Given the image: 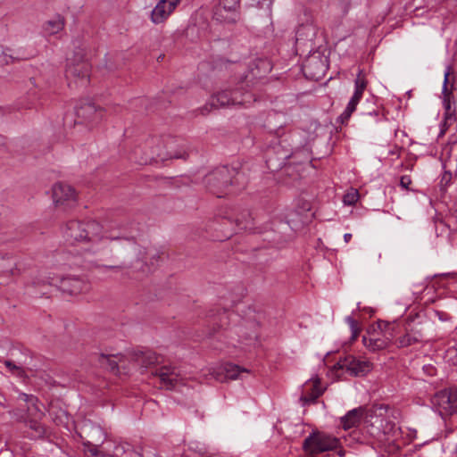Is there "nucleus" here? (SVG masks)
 Masks as SVG:
<instances>
[{
	"mask_svg": "<svg viewBox=\"0 0 457 457\" xmlns=\"http://www.w3.org/2000/svg\"><path fill=\"white\" fill-rule=\"evenodd\" d=\"M337 365L342 370H346L353 376H364L372 370V363L368 360L357 359L353 355H347L340 359Z\"/></svg>",
	"mask_w": 457,
	"mask_h": 457,
	"instance_id": "obj_14",
	"label": "nucleus"
},
{
	"mask_svg": "<svg viewBox=\"0 0 457 457\" xmlns=\"http://www.w3.org/2000/svg\"><path fill=\"white\" fill-rule=\"evenodd\" d=\"M96 432L99 436L98 439H96L93 442L87 441V443H84V445L87 448V451L89 452L93 456L103 457V454L104 453L101 452L98 448L104 442V435L102 429L99 428H96Z\"/></svg>",
	"mask_w": 457,
	"mask_h": 457,
	"instance_id": "obj_28",
	"label": "nucleus"
},
{
	"mask_svg": "<svg viewBox=\"0 0 457 457\" xmlns=\"http://www.w3.org/2000/svg\"><path fill=\"white\" fill-rule=\"evenodd\" d=\"M134 360L141 367L147 368L158 362V355L152 350L137 351Z\"/></svg>",
	"mask_w": 457,
	"mask_h": 457,
	"instance_id": "obj_24",
	"label": "nucleus"
},
{
	"mask_svg": "<svg viewBox=\"0 0 457 457\" xmlns=\"http://www.w3.org/2000/svg\"><path fill=\"white\" fill-rule=\"evenodd\" d=\"M180 0H158L152 10L150 20L154 24L163 23L173 13Z\"/></svg>",
	"mask_w": 457,
	"mask_h": 457,
	"instance_id": "obj_16",
	"label": "nucleus"
},
{
	"mask_svg": "<svg viewBox=\"0 0 457 457\" xmlns=\"http://www.w3.org/2000/svg\"><path fill=\"white\" fill-rule=\"evenodd\" d=\"M405 334L399 337L396 341V345L398 347H408L410 345H412L414 344H417L416 340L408 333L407 330H405Z\"/></svg>",
	"mask_w": 457,
	"mask_h": 457,
	"instance_id": "obj_38",
	"label": "nucleus"
},
{
	"mask_svg": "<svg viewBox=\"0 0 457 457\" xmlns=\"http://www.w3.org/2000/svg\"><path fill=\"white\" fill-rule=\"evenodd\" d=\"M40 420H28L26 426L29 428L30 432H28V436L31 439L43 438L46 434V428L44 425L39 422Z\"/></svg>",
	"mask_w": 457,
	"mask_h": 457,
	"instance_id": "obj_27",
	"label": "nucleus"
},
{
	"mask_svg": "<svg viewBox=\"0 0 457 457\" xmlns=\"http://www.w3.org/2000/svg\"><path fill=\"white\" fill-rule=\"evenodd\" d=\"M87 250H88V251L93 252L94 253H96V250H94V249H92V248H88Z\"/></svg>",
	"mask_w": 457,
	"mask_h": 457,
	"instance_id": "obj_52",
	"label": "nucleus"
},
{
	"mask_svg": "<svg viewBox=\"0 0 457 457\" xmlns=\"http://www.w3.org/2000/svg\"><path fill=\"white\" fill-rule=\"evenodd\" d=\"M63 237L71 245L91 243L92 245H98L104 239L116 240L125 238L133 240L123 233H112L104 231L103 226L96 220H69L62 230Z\"/></svg>",
	"mask_w": 457,
	"mask_h": 457,
	"instance_id": "obj_1",
	"label": "nucleus"
},
{
	"mask_svg": "<svg viewBox=\"0 0 457 457\" xmlns=\"http://www.w3.org/2000/svg\"><path fill=\"white\" fill-rule=\"evenodd\" d=\"M443 104L445 110V125H450L455 120L453 112L451 110V98H443Z\"/></svg>",
	"mask_w": 457,
	"mask_h": 457,
	"instance_id": "obj_34",
	"label": "nucleus"
},
{
	"mask_svg": "<svg viewBox=\"0 0 457 457\" xmlns=\"http://www.w3.org/2000/svg\"><path fill=\"white\" fill-rule=\"evenodd\" d=\"M63 21L58 18L56 20L49 21L46 23L45 29L49 34H56L63 29Z\"/></svg>",
	"mask_w": 457,
	"mask_h": 457,
	"instance_id": "obj_32",
	"label": "nucleus"
},
{
	"mask_svg": "<svg viewBox=\"0 0 457 457\" xmlns=\"http://www.w3.org/2000/svg\"><path fill=\"white\" fill-rule=\"evenodd\" d=\"M322 395V391L320 388V382L315 381L312 384L311 392L308 394H304L301 396V401L303 402L304 404H310L315 403V401Z\"/></svg>",
	"mask_w": 457,
	"mask_h": 457,
	"instance_id": "obj_31",
	"label": "nucleus"
},
{
	"mask_svg": "<svg viewBox=\"0 0 457 457\" xmlns=\"http://www.w3.org/2000/svg\"><path fill=\"white\" fill-rule=\"evenodd\" d=\"M244 373L248 374L249 370L247 369L241 368L238 365L227 362L210 370L209 373L205 376H209L210 378L219 382H225L228 379H237L242 378V374Z\"/></svg>",
	"mask_w": 457,
	"mask_h": 457,
	"instance_id": "obj_13",
	"label": "nucleus"
},
{
	"mask_svg": "<svg viewBox=\"0 0 457 457\" xmlns=\"http://www.w3.org/2000/svg\"><path fill=\"white\" fill-rule=\"evenodd\" d=\"M411 184V179L409 176L404 175L400 179V185L402 187L408 189L409 186Z\"/></svg>",
	"mask_w": 457,
	"mask_h": 457,
	"instance_id": "obj_41",
	"label": "nucleus"
},
{
	"mask_svg": "<svg viewBox=\"0 0 457 457\" xmlns=\"http://www.w3.org/2000/svg\"><path fill=\"white\" fill-rule=\"evenodd\" d=\"M328 70L327 60L319 52L309 55L303 63L304 76L312 80L321 79Z\"/></svg>",
	"mask_w": 457,
	"mask_h": 457,
	"instance_id": "obj_10",
	"label": "nucleus"
},
{
	"mask_svg": "<svg viewBox=\"0 0 457 457\" xmlns=\"http://www.w3.org/2000/svg\"><path fill=\"white\" fill-rule=\"evenodd\" d=\"M4 365L9 370V371H11L13 375L23 379L28 378V375L26 374L23 368H21V366H17L12 361H4Z\"/></svg>",
	"mask_w": 457,
	"mask_h": 457,
	"instance_id": "obj_33",
	"label": "nucleus"
},
{
	"mask_svg": "<svg viewBox=\"0 0 457 457\" xmlns=\"http://www.w3.org/2000/svg\"><path fill=\"white\" fill-rule=\"evenodd\" d=\"M223 219L228 220L230 223H235V227L238 231L251 230L253 228V219L247 210L243 211L236 216L226 214Z\"/></svg>",
	"mask_w": 457,
	"mask_h": 457,
	"instance_id": "obj_21",
	"label": "nucleus"
},
{
	"mask_svg": "<svg viewBox=\"0 0 457 457\" xmlns=\"http://www.w3.org/2000/svg\"><path fill=\"white\" fill-rule=\"evenodd\" d=\"M368 81L362 70H360L354 80V92L351 97L346 108L339 116L342 124L346 122L353 112L356 110L357 104L362 97L363 92L366 89Z\"/></svg>",
	"mask_w": 457,
	"mask_h": 457,
	"instance_id": "obj_12",
	"label": "nucleus"
},
{
	"mask_svg": "<svg viewBox=\"0 0 457 457\" xmlns=\"http://www.w3.org/2000/svg\"><path fill=\"white\" fill-rule=\"evenodd\" d=\"M359 199V193L356 189H351L344 195V204L346 205H353Z\"/></svg>",
	"mask_w": 457,
	"mask_h": 457,
	"instance_id": "obj_40",
	"label": "nucleus"
},
{
	"mask_svg": "<svg viewBox=\"0 0 457 457\" xmlns=\"http://www.w3.org/2000/svg\"><path fill=\"white\" fill-rule=\"evenodd\" d=\"M241 0H219L212 9V18L223 24H235L240 19Z\"/></svg>",
	"mask_w": 457,
	"mask_h": 457,
	"instance_id": "obj_8",
	"label": "nucleus"
},
{
	"mask_svg": "<svg viewBox=\"0 0 457 457\" xmlns=\"http://www.w3.org/2000/svg\"><path fill=\"white\" fill-rule=\"evenodd\" d=\"M19 399L26 403L28 420H41L44 417V412L39 407V401L37 396L20 393Z\"/></svg>",
	"mask_w": 457,
	"mask_h": 457,
	"instance_id": "obj_20",
	"label": "nucleus"
},
{
	"mask_svg": "<svg viewBox=\"0 0 457 457\" xmlns=\"http://www.w3.org/2000/svg\"><path fill=\"white\" fill-rule=\"evenodd\" d=\"M450 416H451V422L457 427V411L453 412V414H450Z\"/></svg>",
	"mask_w": 457,
	"mask_h": 457,
	"instance_id": "obj_46",
	"label": "nucleus"
},
{
	"mask_svg": "<svg viewBox=\"0 0 457 457\" xmlns=\"http://www.w3.org/2000/svg\"><path fill=\"white\" fill-rule=\"evenodd\" d=\"M17 270V262L12 256L3 257L0 261V273L4 276H12Z\"/></svg>",
	"mask_w": 457,
	"mask_h": 457,
	"instance_id": "obj_30",
	"label": "nucleus"
},
{
	"mask_svg": "<svg viewBox=\"0 0 457 457\" xmlns=\"http://www.w3.org/2000/svg\"><path fill=\"white\" fill-rule=\"evenodd\" d=\"M257 339V334L254 333V334H251L249 335L248 337H245V341H253V340H256Z\"/></svg>",
	"mask_w": 457,
	"mask_h": 457,
	"instance_id": "obj_45",
	"label": "nucleus"
},
{
	"mask_svg": "<svg viewBox=\"0 0 457 457\" xmlns=\"http://www.w3.org/2000/svg\"><path fill=\"white\" fill-rule=\"evenodd\" d=\"M209 112H210V109H209L207 106H204V107L202 109V111H201L202 114H204H204H206V113H208Z\"/></svg>",
	"mask_w": 457,
	"mask_h": 457,
	"instance_id": "obj_49",
	"label": "nucleus"
},
{
	"mask_svg": "<svg viewBox=\"0 0 457 457\" xmlns=\"http://www.w3.org/2000/svg\"><path fill=\"white\" fill-rule=\"evenodd\" d=\"M452 71H453L452 67L448 66L445 72V79H444V84H443V88H442L443 98H451L453 96L452 89L448 88L449 76L452 73Z\"/></svg>",
	"mask_w": 457,
	"mask_h": 457,
	"instance_id": "obj_35",
	"label": "nucleus"
},
{
	"mask_svg": "<svg viewBox=\"0 0 457 457\" xmlns=\"http://www.w3.org/2000/svg\"><path fill=\"white\" fill-rule=\"evenodd\" d=\"M399 152H400V149L399 148H396L395 151V150H392L391 151V154H396L397 156H399Z\"/></svg>",
	"mask_w": 457,
	"mask_h": 457,
	"instance_id": "obj_51",
	"label": "nucleus"
},
{
	"mask_svg": "<svg viewBox=\"0 0 457 457\" xmlns=\"http://www.w3.org/2000/svg\"><path fill=\"white\" fill-rule=\"evenodd\" d=\"M337 454L340 456V457H344L345 454V451L344 449H339V451L337 452Z\"/></svg>",
	"mask_w": 457,
	"mask_h": 457,
	"instance_id": "obj_50",
	"label": "nucleus"
},
{
	"mask_svg": "<svg viewBox=\"0 0 457 457\" xmlns=\"http://www.w3.org/2000/svg\"><path fill=\"white\" fill-rule=\"evenodd\" d=\"M203 182L210 193L222 197L245 188L247 177L241 168L220 166L206 174Z\"/></svg>",
	"mask_w": 457,
	"mask_h": 457,
	"instance_id": "obj_2",
	"label": "nucleus"
},
{
	"mask_svg": "<svg viewBox=\"0 0 457 457\" xmlns=\"http://www.w3.org/2000/svg\"><path fill=\"white\" fill-rule=\"evenodd\" d=\"M109 259H110V257H109V256H107V253L104 252V253H102L100 254V260H101V261H107V260H109Z\"/></svg>",
	"mask_w": 457,
	"mask_h": 457,
	"instance_id": "obj_48",
	"label": "nucleus"
},
{
	"mask_svg": "<svg viewBox=\"0 0 457 457\" xmlns=\"http://www.w3.org/2000/svg\"><path fill=\"white\" fill-rule=\"evenodd\" d=\"M104 109L96 106L94 103L80 104L76 109V124H85L90 129L96 127L104 117Z\"/></svg>",
	"mask_w": 457,
	"mask_h": 457,
	"instance_id": "obj_9",
	"label": "nucleus"
},
{
	"mask_svg": "<svg viewBox=\"0 0 457 457\" xmlns=\"http://www.w3.org/2000/svg\"><path fill=\"white\" fill-rule=\"evenodd\" d=\"M164 146V140L158 137H152L145 143L144 146H137L135 149H138L137 155L140 156L151 151H165Z\"/></svg>",
	"mask_w": 457,
	"mask_h": 457,
	"instance_id": "obj_26",
	"label": "nucleus"
},
{
	"mask_svg": "<svg viewBox=\"0 0 457 457\" xmlns=\"http://www.w3.org/2000/svg\"><path fill=\"white\" fill-rule=\"evenodd\" d=\"M104 269H107V270H114V271H120L121 270L124 266L123 265H120V264H118V265H113V264H103L102 265Z\"/></svg>",
	"mask_w": 457,
	"mask_h": 457,
	"instance_id": "obj_42",
	"label": "nucleus"
},
{
	"mask_svg": "<svg viewBox=\"0 0 457 457\" xmlns=\"http://www.w3.org/2000/svg\"><path fill=\"white\" fill-rule=\"evenodd\" d=\"M156 375L159 377L162 386L166 389L171 390L177 385L181 384L183 377L179 371L172 366H162L161 367Z\"/></svg>",
	"mask_w": 457,
	"mask_h": 457,
	"instance_id": "obj_18",
	"label": "nucleus"
},
{
	"mask_svg": "<svg viewBox=\"0 0 457 457\" xmlns=\"http://www.w3.org/2000/svg\"><path fill=\"white\" fill-rule=\"evenodd\" d=\"M165 151H151L138 156V149H134L130 154V159L138 164H148L153 162H164L170 159H186L188 154L183 140L168 137L165 140Z\"/></svg>",
	"mask_w": 457,
	"mask_h": 457,
	"instance_id": "obj_3",
	"label": "nucleus"
},
{
	"mask_svg": "<svg viewBox=\"0 0 457 457\" xmlns=\"http://www.w3.org/2000/svg\"><path fill=\"white\" fill-rule=\"evenodd\" d=\"M364 409L361 407L349 411L340 419V423L345 430L357 427L363 417Z\"/></svg>",
	"mask_w": 457,
	"mask_h": 457,
	"instance_id": "obj_22",
	"label": "nucleus"
},
{
	"mask_svg": "<svg viewBox=\"0 0 457 457\" xmlns=\"http://www.w3.org/2000/svg\"><path fill=\"white\" fill-rule=\"evenodd\" d=\"M91 65L85 60L77 62L69 63L66 69L67 78H75L80 79L84 84L89 80Z\"/></svg>",
	"mask_w": 457,
	"mask_h": 457,
	"instance_id": "obj_19",
	"label": "nucleus"
},
{
	"mask_svg": "<svg viewBox=\"0 0 457 457\" xmlns=\"http://www.w3.org/2000/svg\"><path fill=\"white\" fill-rule=\"evenodd\" d=\"M441 415H450L457 411V388L450 387L437 392L432 400Z\"/></svg>",
	"mask_w": 457,
	"mask_h": 457,
	"instance_id": "obj_11",
	"label": "nucleus"
},
{
	"mask_svg": "<svg viewBox=\"0 0 457 457\" xmlns=\"http://www.w3.org/2000/svg\"><path fill=\"white\" fill-rule=\"evenodd\" d=\"M378 328L381 330V332L384 334L383 338H386V336H389L390 332L394 333V337L395 336V323H390L386 320H379L378 321Z\"/></svg>",
	"mask_w": 457,
	"mask_h": 457,
	"instance_id": "obj_36",
	"label": "nucleus"
},
{
	"mask_svg": "<svg viewBox=\"0 0 457 457\" xmlns=\"http://www.w3.org/2000/svg\"><path fill=\"white\" fill-rule=\"evenodd\" d=\"M185 457H190V455H189V454H187V453H186V454H185Z\"/></svg>",
	"mask_w": 457,
	"mask_h": 457,
	"instance_id": "obj_55",
	"label": "nucleus"
},
{
	"mask_svg": "<svg viewBox=\"0 0 457 457\" xmlns=\"http://www.w3.org/2000/svg\"><path fill=\"white\" fill-rule=\"evenodd\" d=\"M195 454H197L198 457H212L211 455L208 454V453L204 447H200L199 449H197L195 451Z\"/></svg>",
	"mask_w": 457,
	"mask_h": 457,
	"instance_id": "obj_43",
	"label": "nucleus"
},
{
	"mask_svg": "<svg viewBox=\"0 0 457 457\" xmlns=\"http://www.w3.org/2000/svg\"><path fill=\"white\" fill-rule=\"evenodd\" d=\"M317 26L313 21H306L305 23L301 24L295 34V41L297 47H310L313 46V42L317 36Z\"/></svg>",
	"mask_w": 457,
	"mask_h": 457,
	"instance_id": "obj_17",
	"label": "nucleus"
},
{
	"mask_svg": "<svg viewBox=\"0 0 457 457\" xmlns=\"http://www.w3.org/2000/svg\"><path fill=\"white\" fill-rule=\"evenodd\" d=\"M443 179L448 180V178H446V175L443 176Z\"/></svg>",
	"mask_w": 457,
	"mask_h": 457,
	"instance_id": "obj_54",
	"label": "nucleus"
},
{
	"mask_svg": "<svg viewBox=\"0 0 457 457\" xmlns=\"http://www.w3.org/2000/svg\"><path fill=\"white\" fill-rule=\"evenodd\" d=\"M443 179L448 180V178H446V175L443 176Z\"/></svg>",
	"mask_w": 457,
	"mask_h": 457,
	"instance_id": "obj_53",
	"label": "nucleus"
},
{
	"mask_svg": "<svg viewBox=\"0 0 457 457\" xmlns=\"http://www.w3.org/2000/svg\"><path fill=\"white\" fill-rule=\"evenodd\" d=\"M345 320L348 323V325L350 326V328L352 331L351 339L353 341H354L357 339V337H359V334L361 332V328L358 325V322L351 316L346 317Z\"/></svg>",
	"mask_w": 457,
	"mask_h": 457,
	"instance_id": "obj_37",
	"label": "nucleus"
},
{
	"mask_svg": "<svg viewBox=\"0 0 457 457\" xmlns=\"http://www.w3.org/2000/svg\"><path fill=\"white\" fill-rule=\"evenodd\" d=\"M9 414L16 421L27 423L28 417H27L26 411L21 410L20 408H16V409L9 411Z\"/></svg>",
	"mask_w": 457,
	"mask_h": 457,
	"instance_id": "obj_39",
	"label": "nucleus"
},
{
	"mask_svg": "<svg viewBox=\"0 0 457 457\" xmlns=\"http://www.w3.org/2000/svg\"><path fill=\"white\" fill-rule=\"evenodd\" d=\"M53 200L56 206L72 207L77 202V195L70 185L57 183L53 187Z\"/></svg>",
	"mask_w": 457,
	"mask_h": 457,
	"instance_id": "obj_15",
	"label": "nucleus"
},
{
	"mask_svg": "<svg viewBox=\"0 0 457 457\" xmlns=\"http://www.w3.org/2000/svg\"><path fill=\"white\" fill-rule=\"evenodd\" d=\"M36 286H40L48 284L52 287H56L60 290L69 295H79L81 293L87 292L90 288V285L88 282L76 277H68V278H47L38 279L37 282H34Z\"/></svg>",
	"mask_w": 457,
	"mask_h": 457,
	"instance_id": "obj_7",
	"label": "nucleus"
},
{
	"mask_svg": "<svg viewBox=\"0 0 457 457\" xmlns=\"http://www.w3.org/2000/svg\"><path fill=\"white\" fill-rule=\"evenodd\" d=\"M271 70L272 64L268 58H256L249 63L246 73L235 76L234 82L243 84L248 89L255 84L257 79L264 78Z\"/></svg>",
	"mask_w": 457,
	"mask_h": 457,
	"instance_id": "obj_6",
	"label": "nucleus"
},
{
	"mask_svg": "<svg viewBox=\"0 0 457 457\" xmlns=\"http://www.w3.org/2000/svg\"><path fill=\"white\" fill-rule=\"evenodd\" d=\"M394 338V333L390 332L386 338H368L363 337L364 345L370 351L376 352L386 348Z\"/></svg>",
	"mask_w": 457,
	"mask_h": 457,
	"instance_id": "obj_25",
	"label": "nucleus"
},
{
	"mask_svg": "<svg viewBox=\"0 0 457 457\" xmlns=\"http://www.w3.org/2000/svg\"><path fill=\"white\" fill-rule=\"evenodd\" d=\"M339 447L340 441L338 438L321 432H312L303 443V449L311 456L328 451H333Z\"/></svg>",
	"mask_w": 457,
	"mask_h": 457,
	"instance_id": "obj_5",
	"label": "nucleus"
},
{
	"mask_svg": "<svg viewBox=\"0 0 457 457\" xmlns=\"http://www.w3.org/2000/svg\"><path fill=\"white\" fill-rule=\"evenodd\" d=\"M405 330L416 340L417 343L422 342L424 339V331L422 328V321L419 320L415 322V320H411L407 323Z\"/></svg>",
	"mask_w": 457,
	"mask_h": 457,
	"instance_id": "obj_29",
	"label": "nucleus"
},
{
	"mask_svg": "<svg viewBox=\"0 0 457 457\" xmlns=\"http://www.w3.org/2000/svg\"><path fill=\"white\" fill-rule=\"evenodd\" d=\"M0 406L3 408L8 407L4 395L0 392Z\"/></svg>",
	"mask_w": 457,
	"mask_h": 457,
	"instance_id": "obj_44",
	"label": "nucleus"
},
{
	"mask_svg": "<svg viewBox=\"0 0 457 457\" xmlns=\"http://www.w3.org/2000/svg\"><path fill=\"white\" fill-rule=\"evenodd\" d=\"M123 356L121 354H104L101 353L98 356V363L102 368H104L113 373L119 371V362L121 361Z\"/></svg>",
	"mask_w": 457,
	"mask_h": 457,
	"instance_id": "obj_23",
	"label": "nucleus"
},
{
	"mask_svg": "<svg viewBox=\"0 0 457 457\" xmlns=\"http://www.w3.org/2000/svg\"><path fill=\"white\" fill-rule=\"evenodd\" d=\"M352 234L351 233H346L344 235V240L345 243H348L351 239H352Z\"/></svg>",
	"mask_w": 457,
	"mask_h": 457,
	"instance_id": "obj_47",
	"label": "nucleus"
},
{
	"mask_svg": "<svg viewBox=\"0 0 457 457\" xmlns=\"http://www.w3.org/2000/svg\"><path fill=\"white\" fill-rule=\"evenodd\" d=\"M235 76L230 79V84H235L236 87H228L219 91L212 96L210 104L212 107H224L228 105H247L255 99L253 96L248 92L247 88L243 84L234 82Z\"/></svg>",
	"mask_w": 457,
	"mask_h": 457,
	"instance_id": "obj_4",
	"label": "nucleus"
}]
</instances>
